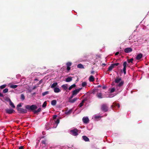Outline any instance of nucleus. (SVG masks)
Wrapping results in <instances>:
<instances>
[{
    "label": "nucleus",
    "mask_w": 149,
    "mask_h": 149,
    "mask_svg": "<svg viewBox=\"0 0 149 149\" xmlns=\"http://www.w3.org/2000/svg\"><path fill=\"white\" fill-rule=\"evenodd\" d=\"M26 109L28 111L30 112L31 111H33L34 110H36L37 108V107L35 105H27L25 106V107Z\"/></svg>",
    "instance_id": "f257e3e1"
},
{
    "label": "nucleus",
    "mask_w": 149,
    "mask_h": 149,
    "mask_svg": "<svg viewBox=\"0 0 149 149\" xmlns=\"http://www.w3.org/2000/svg\"><path fill=\"white\" fill-rule=\"evenodd\" d=\"M78 130L77 128H74L71 130L70 131V134L74 136H77L78 135Z\"/></svg>",
    "instance_id": "f03ea898"
},
{
    "label": "nucleus",
    "mask_w": 149,
    "mask_h": 149,
    "mask_svg": "<svg viewBox=\"0 0 149 149\" xmlns=\"http://www.w3.org/2000/svg\"><path fill=\"white\" fill-rule=\"evenodd\" d=\"M101 109L103 111H108V107L107 105L106 104H102L101 107Z\"/></svg>",
    "instance_id": "7ed1b4c3"
},
{
    "label": "nucleus",
    "mask_w": 149,
    "mask_h": 149,
    "mask_svg": "<svg viewBox=\"0 0 149 149\" xmlns=\"http://www.w3.org/2000/svg\"><path fill=\"white\" fill-rule=\"evenodd\" d=\"M17 111L20 113H27V110L26 109H24L22 108H18Z\"/></svg>",
    "instance_id": "20e7f679"
},
{
    "label": "nucleus",
    "mask_w": 149,
    "mask_h": 149,
    "mask_svg": "<svg viewBox=\"0 0 149 149\" xmlns=\"http://www.w3.org/2000/svg\"><path fill=\"white\" fill-rule=\"evenodd\" d=\"M5 111L6 113L8 114H11L14 113L15 111L12 109H6Z\"/></svg>",
    "instance_id": "39448f33"
},
{
    "label": "nucleus",
    "mask_w": 149,
    "mask_h": 149,
    "mask_svg": "<svg viewBox=\"0 0 149 149\" xmlns=\"http://www.w3.org/2000/svg\"><path fill=\"white\" fill-rule=\"evenodd\" d=\"M82 88H79L78 89H76L72 91V93H73V95H76L77 93H78L82 89Z\"/></svg>",
    "instance_id": "423d86ee"
},
{
    "label": "nucleus",
    "mask_w": 149,
    "mask_h": 149,
    "mask_svg": "<svg viewBox=\"0 0 149 149\" xmlns=\"http://www.w3.org/2000/svg\"><path fill=\"white\" fill-rule=\"evenodd\" d=\"M127 62L126 61L124 62L123 63V72L125 74L126 73V69L127 67Z\"/></svg>",
    "instance_id": "0eeeda50"
},
{
    "label": "nucleus",
    "mask_w": 149,
    "mask_h": 149,
    "mask_svg": "<svg viewBox=\"0 0 149 149\" xmlns=\"http://www.w3.org/2000/svg\"><path fill=\"white\" fill-rule=\"evenodd\" d=\"M82 120L84 123L87 124L89 123V120L87 117H84L82 118Z\"/></svg>",
    "instance_id": "6e6552de"
},
{
    "label": "nucleus",
    "mask_w": 149,
    "mask_h": 149,
    "mask_svg": "<svg viewBox=\"0 0 149 149\" xmlns=\"http://www.w3.org/2000/svg\"><path fill=\"white\" fill-rule=\"evenodd\" d=\"M132 51V49L131 47L126 48L124 49V52L126 53H129L131 52Z\"/></svg>",
    "instance_id": "1a4fd4ad"
},
{
    "label": "nucleus",
    "mask_w": 149,
    "mask_h": 149,
    "mask_svg": "<svg viewBox=\"0 0 149 149\" xmlns=\"http://www.w3.org/2000/svg\"><path fill=\"white\" fill-rule=\"evenodd\" d=\"M9 102V104L13 108H15V106L13 104V103L11 101L10 99L8 98H7Z\"/></svg>",
    "instance_id": "9d476101"
},
{
    "label": "nucleus",
    "mask_w": 149,
    "mask_h": 149,
    "mask_svg": "<svg viewBox=\"0 0 149 149\" xmlns=\"http://www.w3.org/2000/svg\"><path fill=\"white\" fill-rule=\"evenodd\" d=\"M124 83L123 81H121L116 86V88L117 89H118V88L122 86Z\"/></svg>",
    "instance_id": "9b49d317"
},
{
    "label": "nucleus",
    "mask_w": 149,
    "mask_h": 149,
    "mask_svg": "<svg viewBox=\"0 0 149 149\" xmlns=\"http://www.w3.org/2000/svg\"><path fill=\"white\" fill-rule=\"evenodd\" d=\"M121 80V78L119 77H117L115 80V82L116 83H118Z\"/></svg>",
    "instance_id": "f8f14e48"
},
{
    "label": "nucleus",
    "mask_w": 149,
    "mask_h": 149,
    "mask_svg": "<svg viewBox=\"0 0 149 149\" xmlns=\"http://www.w3.org/2000/svg\"><path fill=\"white\" fill-rule=\"evenodd\" d=\"M72 109H70L69 110H66L65 111V113L66 115H69L72 112Z\"/></svg>",
    "instance_id": "ddd939ff"
},
{
    "label": "nucleus",
    "mask_w": 149,
    "mask_h": 149,
    "mask_svg": "<svg viewBox=\"0 0 149 149\" xmlns=\"http://www.w3.org/2000/svg\"><path fill=\"white\" fill-rule=\"evenodd\" d=\"M142 54L141 53L138 54L136 57V59L137 60L140 59L142 57Z\"/></svg>",
    "instance_id": "4468645a"
},
{
    "label": "nucleus",
    "mask_w": 149,
    "mask_h": 149,
    "mask_svg": "<svg viewBox=\"0 0 149 149\" xmlns=\"http://www.w3.org/2000/svg\"><path fill=\"white\" fill-rule=\"evenodd\" d=\"M72 80V78L71 77H69L65 79V81L67 82H69Z\"/></svg>",
    "instance_id": "2eb2a0df"
},
{
    "label": "nucleus",
    "mask_w": 149,
    "mask_h": 149,
    "mask_svg": "<svg viewBox=\"0 0 149 149\" xmlns=\"http://www.w3.org/2000/svg\"><path fill=\"white\" fill-rule=\"evenodd\" d=\"M111 106L112 107L113 106L114 107H117L118 108H119L120 107V105L119 103H116L114 102L113 103V105Z\"/></svg>",
    "instance_id": "dca6fc26"
},
{
    "label": "nucleus",
    "mask_w": 149,
    "mask_h": 149,
    "mask_svg": "<svg viewBox=\"0 0 149 149\" xmlns=\"http://www.w3.org/2000/svg\"><path fill=\"white\" fill-rule=\"evenodd\" d=\"M114 67L113 65L112 64H111V65L108 68V70L107 71H111L114 68Z\"/></svg>",
    "instance_id": "f3484780"
},
{
    "label": "nucleus",
    "mask_w": 149,
    "mask_h": 149,
    "mask_svg": "<svg viewBox=\"0 0 149 149\" xmlns=\"http://www.w3.org/2000/svg\"><path fill=\"white\" fill-rule=\"evenodd\" d=\"M54 92L57 93L60 92L61 90L58 88L55 87L54 89Z\"/></svg>",
    "instance_id": "a211bd4d"
},
{
    "label": "nucleus",
    "mask_w": 149,
    "mask_h": 149,
    "mask_svg": "<svg viewBox=\"0 0 149 149\" xmlns=\"http://www.w3.org/2000/svg\"><path fill=\"white\" fill-rule=\"evenodd\" d=\"M82 138H83L84 140L86 141H89V138L85 136H82Z\"/></svg>",
    "instance_id": "6ab92c4d"
},
{
    "label": "nucleus",
    "mask_w": 149,
    "mask_h": 149,
    "mask_svg": "<svg viewBox=\"0 0 149 149\" xmlns=\"http://www.w3.org/2000/svg\"><path fill=\"white\" fill-rule=\"evenodd\" d=\"M41 109L40 108H38L37 110H34L33 111V112L34 114H37L38 113L41 111Z\"/></svg>",
    "instance_id": "aec40b11"
},
{
    "label": "nucleus",
    "mask_w": 149,
    "mask_h": 149,
    "mask_svg": "<svg viewBox=\"0 0 149 149\" xmlns=\"http://www.w3.org/2000/svg\"><path fill=\"white\" fill-rule=\"evenodd\" d=\"M96 96L99 98H102V94L101 93H97Z\"/></svg>",
    "instance_id": "412c9836"
},
{
    "label": "nucleus",
    "mask_w": 149,
    "mask_h": 149,
    "mask_svg": "<svg viewBox=\"0 0 149 149\" xmlns=\"http://www.w3.org/2000/svg\"><path fill=\"white\" fill-rule=\"evenodd\" d=\"M89 81H94V77L92 75H91L90 76L89 78Z\"/></svg>",
    "instance_id": "4be33fe9"
},
{
    "label": "nucleus",
    "mask_w": 149,
    "mask_h": 149,
    "mask_svg": "<svg viewBox=\"0 0 149 149\" xmlns=\"http://www.w3.org/2000/svg\"><path fill=\"white\" fill-rule=\"evenodd\" d=\"M77 100V98H74L73 99H71L69 100V102H70L73 103L75 102Z\"/></svg>",
    "instance_id": "5701e85b"
},
{
    "label": "nucleus",
    "mask_w": 149,
    "mask_h": 149,
    "mask_svg": "<svg viewBox=\"0 0 149 149\" xmlns=\"http://www.w3.org/2000/svg\"><path fill=\"white\" fill-rule=\"evenodd\" d=\"M57 102L56 100H53L51 102V104L53 106H55Z\"/></svg>",
    "instance_id": "b1692460"
},
{
    "label": "nucleus",
    "mask_w": 149,
    "mask_h": 149,
    "mask_svg": "<svg viewBox=\"0 0 149 149\" xmlns=\"http://www.w3.org/2000/svg\"><path fill=\"white\" fill-rule=\"evenodd\" d=\"M67 84H64L62 86V87L65 90H66L67 89L68 87H67Z\"/></svg>",
    "instance_id": "393cba45"
},
{
    "label": "nucleus",
    "mask_w": 149,
    "mask_h": 149,
    "mask_svg": "<svg viewBox=\"0 0 149 149\" xmlns=\"http://www.w3.org/2000/svg\"><path fill=\"white\" fill-rule=\"evenodd\" d=\"M57 82H55L53 83L51 86V88H54L57 85Z\"/></svg>",
    "instance_id": "a878e982"
},
{
    "label": "nucleus",
    "mask_w": 149,
    "mask_h": 149,
    "mask_svg": "<svg viewBox=\"0 0 149 149\" xmlns=\"http://www.w3.org/2000/svg\"><path fill=\"white\" fill-rule=\"evenodd\" d=\"M77 67L78 68H84V67L83 65H82L81 64H78V65H77Z\"/></svg>",
    "instance_id": "bb28decb"
},
{
    "label": "nucleus",
    "mask_w": 149,
    "mask_h": 149,
    "mask_svg": "<svg viewBox=\"0 0 149 149\" xmlns=\"http://www.w3.org/2000/svg\"><path fill=\"white\" fill-rule=\"evenodd\" d=\"M76 85L75 84H74L72 85L71 86H70L68 88V89L69 90H71L72 88H74L76 87Z\"/></svg>",
    "instance_id": "cd10ccee"
},
{
    "label": "nucleus",
    "mask_w": 149,
    "mask_h": 149,
    "mask_svg": "<svg viewBox=\"0 0 149 149\" xmlns=\"http://www.w3.org/2000/svg\"><path fill=\"white\" fill-rule=\"evenodd\" d=\"M20 99L22 100H24L25 99V97L23 94H22L21 95Z\"/></svg>",
    "instance_id": "c85d7f7f"
},
{
    "label": "nucleus",
    "mask_w": 149,
    "mask_h": 149,
    "mask_svg": "<svg viewBox=\"0 0 149 149\" xmlns=\"http://www.w3.org/2000/svg\"><path fill=\"white\" fill-rule=\"evenodd\" d=\"M18 86L17 85H11L10 86V87L11 88H16Z\"/></svg>",
    "instance_id": "c756f323"
},
{
    "label": "nucleus",
    "mask_w": 149,
    "mask_h": 149,
    "mask_svg": "<svg viewBox=\"0 0 149 149\" xmlns=\"http://www.w3.org/2000/svg\"><path fill=\"white\" fill-rule=\"evenodd\" d=\"M133 60L134 59L133 58H131L130 59H127V61L128 63H132Z\"/></svg>",
    "instance_id": "7c9ffc66"
},
{
    "label": "nucleus",
    "mask_w": 149,
    "mask_h": 149,
    "mask_svg": "<svg viewBox=\"0 0 149 149\" xmlns=\"http://www.w3.org/2000/svg\"><path fill=\"white\" fill-rule=\"evenodd\" d=\"M49 93V91H47L43 92L42 93V95L43 96H44L48 94Z\"/></svg>",
    "instance_id": "2f4dec72"
},
{
    "label": "nucleus",
    "mask_w": 149,
    "mask_h": 149,
    "mask_svg": "<svg viewBox=\"0 0 149 149\" xmlns=\"http://www.w3.org/2000/svg\"><path fill=\"white\" fill-rule=\"evenodd\" d=\"M6 86V84H3V85L1 86H0V88L1 89H3L4 88H5Z\"/></svg>",
    "instance_id": "473e14b6"
},
{
    "label": "nucleus",
    "mask_w": 149,
    "mask_h": 149,
    "mask_svg": "<svg viewBox=\"0 0 149 149\" xmlns=\"http://www.w3.org/2000/svg\"><path fill=\"white\" fill-rule=\"evenodd\" d=\"M82 86L84 87L87 85V83L86 82H83L82 83Z\"/></svg>",
    "instance_id": "72a5a7b5"
},
{
    "label": "nucleus",
    "mask_w": 149,
    "mask_h": 149,
    "mask_svg": "<svg viewBox=\"0 0 149 149\" xmlns=\"http://www.w3.org/2000/svg\"><path fill=\"white\" fill-rule=\"evenodd\" d=\"M47 103L46 101H45L43 104L42 105V107H45L47 106Z\"/></svg>",
    "instance_id": "f704fd0d"
},
{
    "label": "nucleus",
    "mask_w": 149,
    "mask_h": 149,
    "mask_svg": "<svg viewBox=\"0 0 149 149\" xmlns=\"http://www.w3.org/2000/svg\"><path fill=\"white\" fill-rule=\"evenodd\" d=\"M8 89L7 88H5L4 89L3 91V93H6L7 92H8Z\"/></svg>",
    "instance_id": "c9c22d12"
},
{
    "label": "nucleus",
    "mask_w": 149,
    "mask_h": 149,
    "mask_svg": "<svg viewBox=\"0 0 149 149\" xmlns=\"http://www.w3.org/2000/svg\"><path fill=\"white\" fill-rule=\"evenodd\" d=\"M72 64L71 62H68L67 63L66 65H67V66L70 67L71 65Z\"/></svg>",
    "instance_id": "e433bc0d"
},
{
    "label": "nucleus",
    "mask_w": 149,
    "mask_h": 149,
    "mask_svg": "<svg viewBox=\"0 0 149 149\" xmlns=\"http://www.w3.org/2000/svg\"><path fill=\"white\" fill-rule=\"evenodd\" d=\"M22 106V104L21 103H19L18 104L17 106V109L18 108H20L19 107H21Z\"/></svg>",
    "instance_id": "4c0bfd02"
},
{
    "label": "nucleus",
    "mask_w": 149,
    "mask_h": 149,
    "mask_svg": "<svg viewBox=\"0 0 149 149\" xmlns=\"http://www.w3.org/2000/svg\"><path fill=\"white\" fill-rule=\"evenodd\" d=\"M115 91V88H113L111 89L110 91V93H112L113 92Z\"/></svg>",
    "instance_id": "58836bf2"
},
{
    "label": "nucleus",
    "mask_w": 149,
    "mask_h": 149,
    "mask_svg": "<svg viewBox=\"0 0 149 149\" xmlns=\"http://www.w3.org/2000/svg\"><path fill=\"white\" fill-rule=\"evenodd\" d=\"M59 122L60 120L59 119H57L55 121V123L57 124L59 123Z\"/></svg>",
    "instance_id": "ea45409f"
},
{
    "label": "nucleus",
    "mask_w": 149,
    "mask_h": 149,
    "mask_svg": "<svg viewBox=\"0 0 149 149\" xmlns=\"http://www.w3.org/2000/svg\"><path fill=\"white\" fill-rule=\"evenodd\" d=\"M112 64L113 66L114 67H115V66L118 65L119 64V63H116L114 64Z\"/></svg>",
    "instance_id": "a19ab883"
},
{
    "label": "nucleus",
    "mask_w": 149,
    "mask_h": 149,
    "mask_svg": "<svg viewBox=\"0 0 149 149\" xmlns=\"http://www.w3.org/2000/svg\"><path fill=\"white\" fill-rule=\"evenodd\" d=\"M74 95H73V93H72V95L70 96V97L69 98V100L71 99L74 97Z\"/></svg>",
    "instance_id": "79ce46f5"
},
{
    "label": "nucleus",
    "mask_w": 149,
    "mask_h": 149,
    "mask_svg": "<svg viewBox=\"0 0 149 149\" xmlns=\"http://www.w3.org/2000/svg\"><path fill=\"white\" fill-rule=\"evenodd\" d=\"M42 144H44V145H45L46 143V140H43V141H42Z\"/></svg>",
    "instance_id": "37998d69"
},
{
    "label": "nucleus",
    "mask_w": 149,
    "mask_h": 149,
    "mask_svg": "<svg viewBox=\"0 0 149 149\" xmlns=\"http://www.w3.org/2000/svg\"><path fill=\"white\" fill-rule=\"evenodd\" d=\"M57 117V116L56 115H54L53 116V118L54 119H56Z\"/></svg>",
    "instance_id": "c03bdc74"
},
{
    "label": "nucleus",
    "mask_w": 149,
    "mask_h": 149,
    "mask_svg": "<svg viewBox=\"0 0 149 149\" xmlns=\"http://www.w3.org/2000/svg\"><path fill=\"white\" fill-rule=\"evenodd\" d=\"M83 105V104L81 103L79 105V106L80 107H81Z\"/></svg>",
    "instance_id": "a18cd8bd"
},
{
    "label": "nucleus",
    "mask_w": 149,
    "mask_h": 149,
    "mask_svg": "<svg viewBox=\"0 0 149 149\" xmlns=\"http://www.w3.org/2000/svg\"><path fill=\"white\" fill-rule=\"evenodd\" d=\"M19 149H24V146H20L19 147Z\"/></svg>",
    "instance_id": "49530a36"
},
{
    "label": "nucleus",
    "mask_w": 149,
    "mask_h": 149,
    "mask_svg": "<svg viewBox=\"0 0 149 149\" xmlns=\"http://www.w3.org/2000/svg\"><path fill=\"white\" fill-rule=\"evenodd\" d=\"M67 70H68L69 71L70 69V67L67 66Z\"/></svg>",
    "instance_id": "de8ad7c7"
},
{
    "label": "nucleus",
    "mask_w": 149,
    "mask_h": 149,
    "mask_svg": "<svg viewBox=\"0 0 149 149\" xmlns=\"http://www.w3.org/2000/svg\"><path fill=\"white\" fill-rule=\"evenodd\" d=\"M107 88V87L105 86H103L102 87V88L103 89H106Z\"/></svg>",
    "instance_id": "09e8293b"
},
{
    "label": "nucleus",
    "mask_w": 149,
    "mask_h": 149,
    "mask_svg": "<svg viewBox=\"0 0 149 149\" xmlns=\"http://www.w3.org/2000/svg\"><path fill=\"white\" fill-rule=\"evenodd\" d=\"M3 95L2 94L0 93V97H3Z\"/></svg>",
    "instance_id": "8fccbe9b"
},
{
    "label": "nucleus",
    "mask_w": 149,
    "mask_h": 149,
    "mask_svg": "<svg viewBox=\"0 0 149 149\" xmlns=\"http://www.w3.org/2000/svg\"><path fill=\"white\" fill-rule=\"evenodd\" d=\"M85 101V100H82V101L81 103L83 104V103Z\"/></svg>",
    "instance_id": "3c124183"
},
{
    "label": "nucleus",
    "mask_w": 149,
    "mask_h": 149,
    "mask_svg": "<svg viewBox=\"0 0 149 149\" xmlns=\"http://www.w3.org/2000/svg\"><path fill=\"white\" fill-rule=\"evenodd\" d=\"M119 53V52H116V53H115V55H118Z\"/></svg>",
    "instance_id": "603ef678"
},
{
    "label": "nucleus",
    "mask_w": 149,
    "mask_h": 149,
    "mask_svg": "<svg viewBox=\"0 0 149 149\" xmlns=\"http://www.w3.org/2000/svg\"><path fill=\"white\" fill-rule=\"evenodd\" d=\"M91 73L92 74H94V71H93L91 72Z\"/></svg>",
    "instance_id": "864d4df0"
},
{
    "label": "nucleus",
    "mask_w": 149,
    "mask_h": 149,
    "mask_svg": "<svg viewBox=\"0 0 149 149\" xmlns=\"http://www.w3.org/2000/svg\"><path fill=\"white\" fill-rule=\"evenodd\" d=\"M100 118V117H99V116H96L95 117V118Z\"/></svg>",
    "instance_id": "5fc2aeb1"
},
{
    "label": "nucleus",
    "mask_w": 149,
    "mask_h": 149,
    "mask_svg": "<svg viewBox=\"0 0 149 149\" xmlns=\"http://www.w3.org/2000/svg\"><path fill=\"white\" fill-rule=\"evenodd\" d=\"M42 82V80H40V81H39V83H40V84Z\"/></svg>",
    "instance_id": "6e6d98bb"
},
{
    "label": "nucleus",
    "mask_w": 149,
    "mask_h": 149,
    "mask_svg": "<svg viewBox=\"0 0 149 149\" xmlns=\"http://www.w3.org/2000/svg\"><path fill=\"white\" fill-rule=\"evenodd\" d=\"M44 136H42V137L41 138H44Z\"/></svg>",
    "instance_id": "4d7b16f0"
},
{
    "label": "nucleus",
    "mask_w": 149,
    "mask_h": 149,
    "mask_svg": "<svg viewBox=\"0 0 149 149\" xmlns=\"http://www.w3.org/2000/svg\"><path fill=\"white\" fill-rule=\"evenodd\" d=\"M98 87H101V86H98Z\"/></svg>",
    "instance_id": "13d9d810"
},
{
    "label": "nucleus",
    "mask_w": 149,
    "mask_h": 149,
    "mask_svg": "<svg viewBox=\"0 0 149 149\" xmlns=\"http://www.w3.org/2000/svg\"><path fill=\"white\" fill-rule=\"evenodd\" d=\"M103 65H106V64H103Z\"/></svg>",
    "instance_id": "bf43d9fd"
}]
</instances>
